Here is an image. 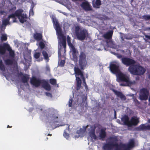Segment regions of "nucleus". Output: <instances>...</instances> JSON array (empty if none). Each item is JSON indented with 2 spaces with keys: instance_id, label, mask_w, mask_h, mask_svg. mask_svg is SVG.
Returning a JSON list of instances; mask_svg holds the SVG:
<instances>
[{
  "instance_id": "obj_1",
  "label": "nucleus",
  "mask_w": 150,
  "mask_h": 150,
  "mask_svg": "<svg viewBox=\"0 0 150 150\" xmlns=\"http://www.w3.org/2000/svg\"><path fill=\"white\" fill-rule=\"evenodd\" d=\"M30 83L36 87H38L41 85L42 87L46 90L50 91L51 90L50 85L45 79H40L35 76H33L30 79Z\"/></svg>"
},
{
  "instance_id": "obj_2",
  "label": "nucleus",
  "mask_w": 150,
  "mask_h": 150,
  "mask_svg": "<svg viewBox=\"0 0 150 150\" xmlns=\"http://www.w3.org/2000/svg\"><path fill=\"white\" fill-rule=\"evenodd\" d=\"M74 71L76 82V89L77 90H79L81 87V84L82 83L81 79L79 76H80L84 85L87 84L86 83V79L84 76L83 72L78 67H74Z\"/></svg>"
},
{
  "instance_id": "obj_3",
  "label": "nucleus",
  "mask_w": 150,
  "mask_h": 150,
  "mask_svg": "<svg viewBox=\"0 0 150 150\" xmlns=\"http://www.w3.org/2000/svg\"><path fill=\"white\" fill-rule=\"evenodd\" d=\"M128 69L131 74L134 75H142L146 71L145 69L139 64H134L129 66Z\"/></svg>"
},
{
  "instance_id": "obj_4",
  "label": "nucleus",
  "mask_w": 150,
  "mask_h": 150,
  "mask_svg": "<svg viewBox=\"0 0 150 150\" xmlns=\"http://www.w3.org/2000/svg\"><path fill=\"white\" fill-rule=\"evenodd\" d=\"M6 50L9 52V56L11 58H14L15 53L13 50L10 45L8 44L4 43L2 45H0V54L3 55L5 54Z\"/></svg>"
},
{
  "instance_id": "obj_5",
  "label": "nucleus",
  "mask_w": 150,
  "mask_h": 150,
  "mask_svg": "<svg viewBox=\"0 0 150 150\" xmlns=\"http://www.w3.org/2000/svg\"><path fill=\"white\" fill-rule=\"evenodd\" d=\"M75 32L77 38L81 40H84L86 35L88 34L87 31L86 29H81L79 26L75 27Z\"/></svg>"
},
{
  "instance_id": "obj_6",
  "label": "nucleus",
  "mask_w": 150,
  "mask_h": 150,
  "mask_svg": "<svg viewBox=\"0 0 150 150\" xmlns=\"http://www.w3.org/2000/svg\"><path fill=\"white\" fill-rule=\"evenodd\" d=\"M86 58L85 54L83 52H81L79 56V64L81 70H84L87 65V61Z\"/></svg>"
},
{
  "instance_id": "obj_7",
  "label": "nucleus",
  "mask_w": 150,
  "mask_h": 150,
  "mask_svg": "<svg viewBox=\"0 0 150 150\" xmlns=\"http://www.w3.org/2000/svg\"><path fill=\"white\" fill-rule=\"evenodd\" d=\"M120 64L118 62L116 61L113 62L110 64V70L112 73L117 74L120 71Z\"/></svg>"
},
{
  "instance_id": "obj_8",
  "label": "nucleus",
  "mask_w": 150,
  "mask_h": 150,
  "mask_svg": "<svg viewBox=\"0 0 150 150\" xmlns=\"http://www.w3.org/2000/svg\"><path fill=\"white\" fill-rule=\"evenodd\" d=\"M117 81L118 82H125L131 84V82L129 81V78L126 74L122 73L120 71L116 74Z\"/></svg>"
},
{
  "instance_id": "obj_9",
  "label": "nucleus",
  "mask_w": 150,
  "mask_h": 150,
  "mask_svg": "<svg viewBox=\"0 0 150 150\" xmlns=\"http://www.w3.org/2000/svg\"><path fill=\"white\" fill-rule=\"evenodd\" d=\"M114 147H115V150H121L117 142L105 143L103 145V149L104 150H112Z\"/></svg>"
},
{
  "instance_id": "obj_10",
  "label": "nucleus",
  "mask_w": 150,
  "mask_h": 150,
  "mask_svg": "<svg viewBox=\"0 0 150 150\" xmlns=\"http://www.w3.org/2000/svg\"><path fill=\"white\" fill-rule=\"evenodd\" d=\"M58 115L57 111L53 108H51L49 109L48 113L46 114V116L48 119L54 120L58 118Z\"/></svg>"
},
{
  "instance_id": "obj_11",
  "label": "nucleus",
  "mask_w": 150,
  "mask_h": 150,
  "mask_svg": "<svg viewBox=\"0 0 150 150\" xmlns=\"http://www.w3.org/2000/svg\"><path fill=\"white\" fill-rule=\"evenodd\" d=\"M135 143L133 139H131L127 145L125 144H120L119 145L121 150H130L134 146Z\"/></svg>"
},
{
  "instance_id": "obj_12",
  "label": "nucleus",
  "mask_w": 150,
  "mask_h": 150,
  "mask_svg": "<svg viewBox=\"0 0 150 150\" xmlns=\"http://www.w3.org/2000/svg\"><path fill=\"white\" fill-rule=\"evenodd\" d=\"M121 61L122 63L126 66H130L136 63V62L134 59L126 57L122 58Z\"/></svg>"
},
{
  "instance_id": "obj_13",
  "label": "nucleus",
  "mask_w": 150,
  "mask_h": 150,
  "mask_svg": "<svg viewBox=\"0 0 150 150\" xmlns=\"http://www.w3.org/2000/svg\"><path fill=\"white\" fill-rule=\"evenodd\" d=\"M149 93L147 90L145 88L141 89L140 91V98L141 100H146L147 99Z\"/></svg>"
},
{
  "instance_id": "obj_14",
  "label": "nucleus",
  "mask_w": 150,
  "mask_h": 150,
  "mask_svg": "<svg viewBox=\"0 0 150 150\" xmlns=\"http://www.w3.org/2000/svg\"><path fill=\"white\" fill-rule=\"evenodd\" d=\"M81 6L86 11L93 10L92 6L87 1L82 2L81 4Z\"/></svg>"
},
{
  "instance_id": "obj_15",
  "label": "nucleus",
  "mask_w": 150,
  "mask_h": 150,
  "mask_svg": "<svg viewBox=\"0 0 150 150\" xmlns=\"http://www.w3.org/2000/svg\"><path fill=\"white\" fill-rule=\"evenodd\" d=\"M53 21L55 26V29L57 35L62 33L61 28L60 27L58 21L55 19L53 18Z\"/></svg>"
},
{
  "instance_id": "obj_16",
  "label": "nucleus",
  "mask_w": 150,
  "mask_h": 150,
  "mask_svg": "<svg viewBox=\"0 0 150 150\" xmlns=\"http://www.w3.org/2000/svg\"><path fill=\"white\" fill-rule=\"evenodd\" d=\"M139 121L138 118L137 117L133 116L132 117L129 121V126H132L133 125L136 126L139 123Z\"/></svg>"
},
{
  "instance_id": "obj_17",
  "label": "nucleus",
  "mask_w": 150,
  "mask_h": 150,
  "mask_svg": "<svg viewBox=\"0 0 150 150\" xmlns=\"http://www.w3.org/2000/svg\"><path fill=\"white\" fill-rule=\"evenodd\" d=\"M58 38L60 39H62L61 44L63 47L65 49L66 46V37L64 35L63 33L57 35Z\"/></svg>"
},
{
  "instance_id": "obj_18",
  "label": "nucleus",
  "mask_w": 150,
  "mask_h": 150,
  "mask_svg": "<svg viewBox=\"0 0 150 150\" xmlns=\"http://www.w3.org/2000/svg\"><path fill=\"white\" fill-rule=\"evenodd\" d=\"M112 91L117 96L120 98L122 100H125L126 97L122 92L117 91L114 89H112Z\"/></svg>"
},
{
  "instance_id": "obj_19",
  "label": "nucleus",
  "mask_w": 150,
  "mask_h": 150,
  "mask_svg": "<svg viewBox=\"0 0 150 150\" xmlns=\"http://www.w3.org/2000/svg\"><path fill=\"white\" fill-rule=\"evenodd\" d=\"M113 31V30H110L105 33L103 35L104 38L108 40H110L112 38Z\"/></svg>"
},
{
  "instance_id": "obj_20",
  "label": "nucleus",
  "mask_w": 150,
  "mask_h": 150,
  "mask_svg": "<svg viewBox=\"0 0 150 150\" xmlns=\"http://www.w3.org/2000/svg\"><path fill=\"white\" fill-rule=\"evenodd\" d=\"M92 4L94 8H99L101 5V1L100 0H96V1L93 0L92 1Z\"/></svg>"
},
{
  "instance_id": "obj_21",
  "label": "nucleus",
  "mask_w": 150,
  "mask_h": 150,
  "mask_svg": "<svg viewBox=\"0 0 150 150\" xmlns=\"http://www.w3.org/2000/svg\"><path fill=\"white\" fill-rule=\"evenodd\" d=\"M139 131H144V130H150V125H148L146 126L145 124H142L140 125L137 128Z\"/></svg>"
},
{
  "instance_id": "obj_22",
  "label": "nucleus",
  "mask_w": 150,
  "mask_h": 150,
  "mask_svg": "<svg viewBox=\"0 0 150 150\" xmlns=\"http://www.w3.org/2000/svg\"><path fill=\"white\" fill-rule=\"evenodd\" d=\"M121 120L125 125H127L129 126L130 121H129V118L127 115H124L122 117Z\"/></svg>"
},
{
  "instance_id": "obj_23",
  "label": "nucleus",
  "mask_w": 150,
  "mask_h": 150,
  "mask_svg": "<svg viewBox=\"0 0 150 150\" xmlns=\"http://www.w3.org/2000/svg\"><path fill=\"white\" fill-rule=\"evenodd\" d=\"M28 18L26 14H22L19 18H18L20 22L22 23H23L24 22H26L27 21V19Z\"/></svg>"
},
{
  "instance_id": "obj_24",
  "label": "nucleus",
  "mask_w": 150,
  "mask_h": 150,
  "mask_svg": "<svg viewBox=\"0 0 150 150\" xmlns=\"http://www.w3.org/2000/svg\"><path fill=\"white\" fill-rule=\"evenodd\" d=\"M19 75H23V76L21 77V80L23 83H26L28 82L29 79V76L28 75L25 74L24 75L22 73H21L19 74Z\"/></svg>"
},
{
  "instance_id": "obj_25",
  "label": "nucleus",
  "mask_w": 150,
  "mask_h": 150,
  "mask_svg": "<svg viewBox=\"0 0 150 150\" xmlns=\"http://www.w3.org/2000/svg\"><path fill=\"white\" fill-rule=\"evenodd\" d=\"M33 37L34 39L37 41L40 40L42 38V34L38 33H36L34 34Z\"/></svg>"
},
{
  "instance_id": "obj_26",
  "label": "nucleus",
  "mask_w": 150,
  "mask_h": 150,
  "mask_svg": "<svg viewBox=\"0 0 150 150\" xmlns=\"http://www.w3.org/2000/svg\"><path fill=\"white\" fill-rule=\"evenodd\" d=\"M67 126L66 129L64 130L63 135L66 139H68L69 137V134L67 133L66 130H69V125L68 124L66 125Z\"/></svg>"
},
{
  "instance_id": "obj_27",
  "label": "nucleus",
  "mask_w": 150,
  "mask_h": 150,
  "mask_svg": "<svg viewBox=\"0 0 150 150\" xmlns=\"http://www.w3.org/2000/svg\"><path fill=\"white\" fill-rule=\"evenodd\" d=\"M11 59H7L4 61L6 65H11L13 64L14 58H11L10 57Z\"/></svg>"
},
{
  "instance_id": "obj_28",
  "label": "nucleus",
  "mask_w": 150,
  "mask_h": 150,
  "mask_svg": "<svg viewBox=\"0 0 150 150\" xmlns=\"http://www.w3.org/2000/svg\"><path fill=\"white\" fill-rule=\"evenodd\" d=\"M99 136L101 139H104L106 137V133L104 129H102L99 134Z\"/></svg>"
},
{
  "instance_id": "obj_29",
  "label": "nucleus",
  "mask_w": 150,
  "mask_h": 150,
  "mask_svg": "<svg viewBox=\"0 0 150 150\" xmlns=\"http://www.w3.org/2000/svg\"><path fill=\"white\" fill-rule=\"evenodd\" d=\"M23 11L22 9H19L16 11L14 13L16 16L18 18H19V17L22 14Z\"/></svg>"
},
{
  "instance_id": "obj_30",
  "label": "nucleus",
  "mask_w": 150,
  "mask_h": 150,
  "mask_svg": "<svg viewBox=\"0 0 150 150\" xmlns=\"http://www.w3.org/2000/svg\"><path fill=\"white\" fill-rule=\"evenodd\" d=\"M69 47L72 50V54H78V52L76 50L74 45L70 46Z\"/></svg>"
},
{
  "instance_id": "obj_31",
  "label": "nucleus",
  "mask_w": 150,
  "mask_h": 150,
  "mask_svg": "<svg viewBox=\"0 0 150 150\" xmlns=\"http://www.w3.org/2000/svg\"><path fill=\"white\" fill-rule=\"evenodd\" d=\"M0 70L2 71H5V69L4 65L2 62L1 60H0Z\"/></svg>"
},
{
  "instance_id": "obj_32",
  "label": "nucleus",
  "mask_w": 150,
  "mask_h": 150,
  "mask_svg": "<svg viewBox=\"0 0 150 150\" xmlns=\"http://www.w3.org/2000/svg\"><path fill=\"white\" fill-rule=\"evenodd\" d=\"M1 40L2 41H5L7 40V35L6 34H3L1 35L0 38Z\"/></svg>"
},
{
  "instance_id": "obj_33",
  "label": "nucleus",
  "mask_w": 150,
  "mask_h": 150,
  "mask_svg": "<svg viewBox=\"0 0 150 150\" xmlns=\"http://www.w3.org/2000/svg\"><path fill=\"white\" fill-rule=\"evenodd\" d=\"M9 19L8 18L5 19L2 21V25L6 26L8 24H9Z\"/></svg>"
},
{
  "instance_id": "obj_34",
  "label": "nucleus",
  "mask_w": 150,
  "mask_h": 150,
  "mask_svg": "<svg viewBox=\"0 0 150 150\" xmlns=\"http://www.w3.org/2000/svg\"><path fill=\"white\" fill-rule=\"evenodd\" d=\"M89 136L93 138L94 139H96V136L95 134L94 131L90 132L89 133Z\"/></svg>"
},
{
  "instance_id": "obj_35",
  "label": "nucleus",
  "mask_w": 150,
  "mask_h": 150,
  "mask_svg": "<svg viewBox=\"0 0 150 150\" xmlns=\"http://www.w3.org/2000/svg\"><path fill=\"white\" fill-rule=\"evenodd\" d=\"M42 54L45 59L49 60L48 54L46 51L44 50L42 52Z\"/></svg>"
},
{
  "instance_id": "obj_36",
  "label": "nucleus",
  "mask_w": 150,
  "mask_h": 150,
  "mask_svg": "<svg viewBox=\"0 0 150 150\" xmlns=\"http://www.w3.org/2000/svg\"><path fill=\"white\" fill-rule=\"evenodd\" d=\"M67 43L69 47H70L72 45H73L71 42V38L68 35L67 36Z\"/></svg>"
},
{
  "instance_id": "obj_37",
  "label": "nucleus",
  "mask_w": 150,
  "mask_h": 150,
  "mask_svg": "<svg viewBox=\"0 0 150 150\" xmlns=\"http://www.w3.org/2000/svg\"><path fill=\"white\" fill-rule=\"evenodd\" d=\"M50 83L52 85H55L57 83L56 80L54 79H51L50 80Z\"/></svg>"
},
{
  "instance_id": "obj_38",
  "label": "nucleus",
  "mask_w": 150,
  "mask_h": 150,
  "mask_svg": "<svg viewBox=\"0 0 150 150\" xmlns=\"http://www.w3.org/2000/svg\"><path fill=\"white\" fill-rule=\"evenodd\" d=\"M142 18L144 19L145 21H147L150 20V15H144L142 16Z\"/></svg>"
},
{
  "instance_id": "obj_39",
  "label": "nucleus",
  "mask_w": 150,
  "mask_h": 150,
  "mask_svg": "<svg viewBox=\"0 0 150 150\" xmlns=\"http://www.w3.org/2000/svg\"><path fill=\"white\" fill-rule=\"evenodd\" d=\"M40 52H36L34 55V57L36 59H38L40 56Z\"/></svg>"
},
{
  "instance_id": "obj_40",
  "label": "nucleus",
  "mask_w": 150,
  "mask_h": 150,
  "mask_svg": "<svg viewBox=\"0 0 150 150\" xmlns=\"http://www.w3.org/2000/svg\"><path fill=\"white\" fill-rule=\"evenodd\" d=\"M72 54L73 60L74 62H77L78 61L77 54Z\"/></svg>"
},
{
  "instance_id": "obj_41",
  "label": "nucleus",
  "mask_w": 150,
  "mask_h": 150,
  "mask_svg": "<svg viewBox=\"0 0 150 150\" xmlns=\"http://www.w3.org/2000/svg\"><path fill=\"white\" fill-rule=\"evenodd\" d=\"M39 44V46L41 49L42 50L45 47V45L44 42H40Z\"/></svg>"
},
{
  "instance_id": "obj_42",
  "label": "nucleus",
  "mask_w": 150,
  "mask_h": 150,
  "mask_svg": "<svg viewBox=\"0 0 150 150\" xmlns=\"http://www.w3.org/2000/svg\"><path fill=\"white\" fill-rule=\"evenodd\" d=\"M134 101V102L136 105H139L140 103L139 101L136 98H133Z\"/></svg>"
},
{
  "instance_id": "obj_43",
  "label": "nucleus",
  "mask_w": 150,
  "mask_h": 150,
  "mask_svg": "<svg viewBox=\"0 0 150 150\" xmlns=\"http://www.w3.org/2000/svg\"><path fill=\"white\" fill-rule=\"evenodd\" d=\"M73 102V99L72 98H70L69 99V107H71L72 105Z\"/></svg>"
},
{
  "instance_id": "obj_44",
  "label": "nucleus",
  "mask_w": 150,
  "mask_h": 150,
  "mask_svg": "<svg viewBox=\"0 0 150 150\" xmlns=\"http://www.w3.org/2000/svg\"><path fill=\"white\" fill-rule=\"evenodd\" d=\"M15 16H16L15 15V13H12L10 15L8 18L9 19V20L10 19V18H14L15 17Z\"/></svg>"
},
{
  "instance_id": "obj_45",
  "label": "nucleus",
  "mask_w": 150,
  "mask_h": 150,
  "mask_svg": "<svg viewBox=\"0 0 150 150\" xmlns=\"http://www.w3.org/2000/svg\"><path fill=\"white\" fill-rule=\"evenodd\" d=\"M65 63V60H61L60 62V65L61 67H63L64 66V64Z\"/></svg>"
},
{
  "instance_id": "obj_46",
  "label": "nucleus",
  "mask_w": 150,
  "mask_h": 150,
  "mask_svg": "<svg viewBox=\"0 0 150 150\" xmlns=\"http://www.w3.org/2000/svg\"><path fill=\"white\" fill-rule=\"evenodd\" d=\"M83 130L81 128L79 130L77 131V133L78 134H81L83 133Z\"/></svg>"
},
{
  "instance_id": "obj_47",
  "label": "nucleus",
  "mask_w": 150,
  "mask_h": 150,
  "mask_svg": "<svg viewBox=\"0 0 150 150\" xmlns=\"http://www.w3.org/2000/svg\"><path fill=\"white\" fill-rule=\"evenodd\" d=\"M29 14L30 15L33 16L34 14V13L33 10V8L31 9L29 11Z\"/></svg>"
},
{
  "instance_id": "obj_48",
  "label": "nucleus",
  "mask_w": 150,
  "mask_h": 150,
  "mask_svg": "<svg viewBox=\"0 0 150 150\" xmlns=\"http://www.w3.org/2000/svg\"><path fill=\"white\" fill-rule=\"evenodd\" d=\"M110 140H112L115 142H117V138L115 137H111L110 138Z\"/></svg>"
},
{
  "instance_id": "obj_49",
  "label": "nucleus",
  "mask_w": 150,
  "mask_h": 150,
  "mask_svg": "<svg viewBox=\"0 0 150 150\" xmlns=\"http://www.w3.org/2000/svg\"><path fill=\"white\" fill-rule=\"evenodd\" d=\"M45 94H46V96H49V97H52V94L50 93L46 92L45 93Z\"/></svg>"
},
{
  "instance_id": "obj_50",
  "label": "nucleus",
  "mask_w": 150,
  "mask_h": 150,
  "mask_svg": "<svg viewBox=\"0 0 150 150\" xmlns=\"http://www.w3.org/2000/svg\"><path fill=\"white\" fill-rule=\"evenodd\" d=\"M117 57L118 58L120 59L121 58H122V56L120 54H117Z\"/></svg>"
},
{
  "instance_id": "obj_51",
  "label": "nucleus",
  "mask_w": 150,
  "mask_h": 150,
  "mask_svg": "<svg viewBox=\"0 0 150 150\" xmlns=\"http://www.w3.org/2000/svg\"><path fill=\"white\" fill-rule=\"evenodd\" d=\"M84 86L86 91H88V89L87 85H84Z\"/></svg>"
},
{
  "instance_id": "obj_52",
  "label": "nucleus",
  "mask_w": 150,
  "mask_h": 150,
  "mask_svg": "<svg viewBox=\"0 0 150 150\" xmlns=\"http://www.w3.org/2000/svg\"><path fill=\"white\" fill-rule=\"evenodd\" d=\"M46 70L48 71H50V68L48 66H47L46 67Z\"/></svg>"
},
{
  "instance_id": "obj_53",
  "label": "nucleus",
  "mask_w": 150,
  "mask_h": 150,
  "mask_svg": "<svg viewBox=\"0 0 150 150\" xmlns=\"http://www.w3.org/2000/svg\"><path fill=\"white\" fill-rule=\"evenodd\" d=\"M146 38H148V39L150 40V36L149 35H146Z\"/></svg>"
},
{
  "instance_id": "obj_54",
  "label": "nucleus",
  "mask_w": 150,
  "mask_h": 150,
  "mask_svg": "<svg viewBox=\"0 0 150 150\" xmlns=\"http://www.w3.org/2000/svg\"><path fill=\"white\" fill-rule=\"evenodd\" d=\"M14 18V20H13V22H17V21H16V18Z\"/></svg>"
},
{
  "instance_id": "obj_55",
  "label": "nucleus",
  "mask_w": 150,
  "mask_h": 150,
  "mask_svg": "<svg viewBox=\"0 0 150 150\" xmlns=\"http://www.w3.org/2000/svg\"><path fill=\"white\" fill-rule=\"evenodd\" d=\"M146 30H150V27H147L146 28Z\"/></svg>"
},
{
  "instance_id": "obj_56",
  "label": "nucleus",
  "mask_w": 150,
  "mask_h": 150,
  "mask_svg": "<svg viewBox=\"0 0 150 150\" xmlns=\"http://www.w3.org/2000/svg\"><path fill=\"white\" fill-rule=\"evenodd\" d=\"M115 112V118H116V112L115 110V112Z\"/></svg>"
},
{
  "instance_id": "obj_57",
  "label": "nucleus",
  "mask_w": 150,
  "mask_h": 150,
  "mask_svg": "<svg viewBox=\"0 0 150 150\" xmlns=\"http://www.w3.org/2000/svg\"><path fill=\"white\" fill-rule=\"evenodd\" d=\"M12 127V126H9V125H8L7 126V128H11Z\"/></svg>"
},
{
  "instance_id": "obj_58",
  "label": "nucleus",
  "mask_w": 150,
  "mask_h": 150,
  "mask_svg": "<svg viewBox=\"0 0 150 150\" xmlns=\"http://www.w3.org/2000/svg\"><path fill=\"white\" fill-rule=\"evenodd\" d=\"M88 78V74H86V78Z\"/></svg>"
},
{
  "instance_id": "obj_59",
  "label": "nucleus",
  "mask_w": 150,
  "mask_h": 150,
  "mask_svg": "<svg viewBox=\"0 0 150 150\" xmlns=\"http://www.w3.org/2000/svg\"><path fill=\"white\" fill-rule=\"evenodd\" d=\"M148 78H149V79H150V74H149V75H148Z\"/></svg>"
},
{
  "instance_id": "obj_60",
  "label": "nucleus",
  "mask_w": 150,
  "mask_h": 150,
  "mask_svg": "<svg viewBox=\"0 0 150 150\" xmlns=\"http://www.w3.org/2000/svg\"><path fill=\"white\" fill-rule=\"evenodd\" d=\"M148 122L149 123H150V119H149L148 120Z\"/></svg>"
},
{
  "instance_id": "obj_61",
  "label": "nucleus",
  "mask_w": 150,
  "mask_h": 150,
  "mask_svg": "<svg viewBox=\"0 0 150 150\" xmlns=\"http://www.w3.org/2000/svg\"><path fill=\"white\" fill-rule=\"evenodd\" d=\"M48 136H51L52 135V134H48Z\"/></svg>"
},
{
  "instance_id": "obj_62",
  "label": "nucleus",
  "mask_w": 150,
  "mask_h": 150,
  "mask_svg": "<svg viewBox=\"0 0 150 150\" xmlns=\"http://www.w3.org/2000/svg\"><path fill=\"white\" fill-rule=\"evenodd\" d=\"M134 0H131V2H132Z\"/></svg>"
},
{
  "instance_id": "obj_63",
  "label": "nucleus",
  "mask_w": 150,
  "mask_h": 150,
  "mask_svg": "<svg viewBox=\"0 0 150 150\" xmlns=\"http://www.w3.org/2000/svg\"><path fill=\"white\" fill-rule=\"evenodd\" d=\"M120 85L121 86H124V85L123 84H121Z\"/></svg>"
},
{
  "instance_id": "obj_64",
  "label": "nucleus",
  "mask_w": 150,
  "mask_h": 150,
  "mask_svg": "<svg viewBox=\"0 0 150 150\" xmlns=\"http://www.w3.org/2000/svg\"><path fill=\"white\" fill-rule=\"evenodd\" d=\"M85 98V99H86H86H87V96H86V97Z\"/></svg>"
}]
</instances>
